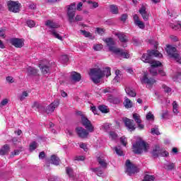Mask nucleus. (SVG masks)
<instances>
[{
	"label": "nucleus",
	"instance_id": "obj_1",
	"mask_svg": "<svg viewBox=\"0 0 181 181\" xmlns=\"http://www.w3.org/2000/svg\"><path fill=\"white\" fill-rule=\"evenodd\" d=\"M162 57V54L156 49H148L147 50V53L144 54L141 56V60L144 62V63H148L151 64L149 71L152 76H156L158 74V69H156V67L162 66V63H160L159 61L153 59V57L160 58Z\"/></svg>",
	"mask_w": 181,
	"mask_h": 181
},
{
	"label": "nucleus",
	"instance_id": "obj_2",
	"mask_svg": "<svg viewBox=\"0 0 181 181\" xmlns=\"http://www.w3.org/2000/svg\"><path fill=\"white\" fill-rule=\"evenodd\" d=\"M89 76L93 83L98 84L103 77H105V76L110 77V76H111V69L110 67H105L103 70L97 68L91 69L89 72Z\"/></svg>",
	"mask_w": 181,
	"mask_h": 181
},
{
	"label": "nucleus",
	"instance_id": "obj_3",
	"mask_svg": "<svg viewBox=\"0 0 181 181\" xmlns=\"http://www.w3.org/2000/svg\"><path fill=\"white\" fill-rule=\"evenodd\" d=\"M105 42L108 46L110 52H112V53L117 54L118 57H121L122 59L129 58V54H128V52H126L124 49L114 47L115 42L112 38H106Z\"/></svg>",
	"mask_w": 181,
	"mask_h": 181
},
{
	"label": "nucleus",
	"instance_id": "obj_4",
	"mask_svg": "<svg viewBox=\"0 0 181 181\" xmlns=\"http://www.w3.org/2000/svg\"><path fill=\"white\" fill-rule=\"evenodd\" d=\"M133 152L136 155H141L142 152H148L149 149V146L144 141H138L133 144Z\"/></svg>",
	"mask_w": 181,
	"mask_h": 181
},
{
	"label": "nucleus",
	"instance_id": "obj_5",
	"mask_svg": "<svg viewBox=\"0 0 181 181\" xmlns=\"http://www.w3.org/2000/svg\"><path fill=\"white\" fill-rule=\"evenodd\" d=\"M45 25L48 26V28H50L52 29L51 30H49V32L51 35H52V36L56 37V39H59V40H63V37L59 33H57V31H56V30H54L57 29V28L59 27V24L50 20H48L45 22Z\"/></svg>",
	"mask_w": 181,
	"mask_h": 181
},
{
	"label": "nucleus",
	"instance_id": "obj_6",
	"mask_svg": "<svg viewBox=\"0 0 181 181\" xmlns=\"http://www.w3.org/2000/svg\"><path fill=\"white\" fill-rule=\"evenodd\" d=\"M166 52L168 56H170V57H173L177 63L181 64L180 55L176 53V47L168 45L167 46Z\"/></svg>",
	"mask_w": 181,
	"mask_h": 181
},
{
	"label": "nucleus",
	"instance_id": "obj_7",
	"mask_svg": "<svg viewBox=\"0 0 181 181\" xmlns=\"http://www.w3.org/2000/svg\"><path fill=\"white\" fill-rule=\"evenodd\" d=\"M125 165L127 167L126 172L127 173H128L129 176H132V175L138 173V172H139V169H138V168L135 166V165L131 163V160H127Z\"/></svg>",
	"mask_w": 181,
	"mask_h": 181
},
{
	"label": "nucleus",
	"instance_id": "obj_8",
	"mask_svg": "<svg viewBox=\"0 0 181 181\" xmlns=\"http://www.w3.org/2000/svg\"><path fill=\"white\" fill-rule=\"evenodd\" d=\"M67 16L69 23H74V16H76V4H72L69 6Z\"/></svg>",
	"mask_w": 181,
	"mask_h": 181
},
{
	"label": "nucleus",
	"instance_id": "obj_9",
	"mask_svg": "<svg viewBox=\"0 0 181 181\" xmlns=\"http://www.w3.org/2000/svg\"><path fill=\"white\" fill-rule=\"evenodd\" d=\"M7 6L10 12L18 13L21 11V3L19 1H9L7 2Z\"/></svg>",
	"mask_w": 181,
	"mask_h": 181
},
{
	"label": "nucleus",
	"instance_id": "obj_10",
	"mask_svg": "<svg viewBox=\"0 0 181 181\" xmlns=\"http://www.w3.org/2000/svg\"><path fill=\"white\" fill-rule=\"evenodd\" d=\"M76 132L79 138L82 139H87L90 136V132L88 130L81 127H78L76 128Z\"/></svg>",
	"mask_w": 181,
	"mask_h": 181
},
{
	"label": "nucleus",
	"instance_id": "obj_11",
	"mask_svg": "<svg viewBox=\"0 0 181 181\" xmlns=\"http://www.w3.org/2000/svg\"><path fill=\"white\" fill-rule=\"evenodd\" d=\"M152 155L153 158H158L159 155L160 156H169V153L163 150L162 148H160V146H156L152 151Z\"/></svg>",
	"mask_w": 181,
	"mask_h": 181
},
{
	"label": "nucleus",
	"instance_id": "obj_12",
	"mask_svg": "<svg viewBox=\"0 0 181 181\" xmlns=\"http://www.w3.org/2000/svg\"><path fill=\"white\" fill-rule=\"evenodd\" d=\"M81 124L83 127L88 131V132H94V126L91 124V121H90L87 117H82Z\"/></svg>",
	"mask_w": 181,
	"mask_h": 181
},
{
	"label": "nucleus",
	"instance_id": "obj_13",
	"mask_svg": "<svg viewBox=\"0 0 181 181\" xmlns=\"http://www.w3.org/2000/svg\"><path fill=\"white\" fill-rule=\"evenodd\" d=\"M81 124L83 127L88 131V132H94V126L91 124V121H90L87 117H82Z\"/></svg>",
	"mask_w": 181,
	"mask_h": 181
},
{
	"label": "nucleus",
	"instance_id": "obj_14",
	"mask_svg": "<svg viewBox=\"0 0 181 181\" xmlns=\"http://www.w3.org/2000/svg\"><path fill=\"white\" fill-rule=\"evenodd\" d=\"M141 84H147V88H151L154 83H156V80L152 78H148V75L145 74L140 79Z\"/></svg>",
	"mask_w": 181,
	"mask_h": 181
},
{
	"label": "nucleus",
	"instance_id": "obj_15",
	"mask_svg": "<svg viewBox=\"0 0 181 181\" xmlns=\"http://www.w3.org/2000/svg\"><path fill=\"white\" fill-rule=\"evenodd\" d=\"M60 105V101L54 100L53 103H52L49 105H48L46 109H45V111L43 112H46L47 114H52V112H54V110L59 107Z\"/></svg>",
	"mask_w": 181,
	"mask_h": 181
},
{
	"label": "nucleus",
	"instance_id": "obj_16",
	"mask_svg": "<svg viewBox=\"0 0 181 181\" xmlns=\"http://www.w3.org/2000/svg\"><path fill=\"white\" fill-rule=\"evenodd\" d=\"M123 122L124 123L125 127H127V129L130 130L131 132L135 131L136 127L135 124H134V120L126 117L123 119Z\"/></svg>",
	"mask_w": 181,
	"mask_h": 181
},
{
	"label": "nucleus",
	"instance_id": "obj_17",
	"mask_svg": "<svg viewBox=\"0 0 181 181\" xmlns=\"http://www.w3.org/2000/svg\"><path fill=\"white\" fill-rule=\"evenodd\" d=\"M11 45L14 46L15 47H22L23 46V41L18 38H11L9 40Z\"/></svg>",
	"mask_w": 181,
	"mask_h": 181
},
{
	"label": "nucleus",
	"instance_id": "obj_18",
	"mask_svg": "<svg viewBox=\"0 0 181 181\" xmlns=\"http://www.w3.org/2000/svg\"><path fill=\"white\" fill-rule=\"evenodd\" d=\"M139 12L141 15L144 21H148L149 19V14L146 12V7L145 6H142Z\"/></svg>",
	"mask_w": 181,
	"mask_h": 181
},
{
	"label": "nucleus",
	"instance_id": "obj_19",
	"mask_svg": "<svg viewBox=\"0 0 181 181\" xmlns=\"http://www.w3.org/2000/svg\"><path fill=\"white\" fill-rule=\"evenodd\" d=\"M71 79L72 81H75V83H78L81 80V74L74 71L71 74Z\"/></svg>",
	"mask_w": 181,
	"mask_h": 181
},
{
	"label": "nucleus",
	"instance_id": "obj_20",
	"mask_svg": "<svg viewBox=\"0 0 181 181\" xmlns=\"http://www.w3.org/2000/svg\"><path fill=\"white\" fill-rule=\"evenodd\" d=\"M32 107L37 109L38 112H43L45 111V106L42 105L39 102H34Z\"/></svg>",
	"mask_w": 181,
	"mask_h": 181
},
{
	"label": "nucleus",
	"instance_id": "obj_21",
	"mask_svg": "<svg viewBox=\"0 0 181 181\" xmlns=\"http://www.w3.org/2000/svg\"><path fill=\"white\" fill-rule=\"evenodd\" d=\"M116 36H117L122 43H127V42H128V37H127L124 33H116Z\"/></svg>",
	"mask_w": 181,
	"mask_h": 181
},
{
	"label": "nucleus",
	"instance_id": "obj_22",
	"mask_svg": "<svg viewBox=\"0 0 181 181\" xmlns=\"http://www.w3.org/2000/svg\"><path fill=\"white\" fill-rule=\"evenodd\" d=\"M50 162L52 165L58 166V165H60V158L56 155H52L50 158Z\"/></svg>",
	"mask_w": 181,
	"mask_h": 181
},
{
	"label": "nucleus",
	"instance_id": "obj_23",
	"mask_svg": "<svg viewBox=\"0 0 181 181\" xmlns=\"http://www.w3.org/2000/svg\"><path fill=\"white\" fill-rule=\"evenodd\" d=\"M107 101L109 103H111V104H119V103H121V101L119 100V99L118 98H115L112 95L108 96Z\"/></svg>",
	"mask_w": 181,
	"mask_h": 181
},
{
	"label": "nucleus",
	"instance_id": "obj_24",
	"mask_svg": "<svg viewBox=\"0 0 181 181\" xmlns=\"http://www.w3.org/2000/svg\"><path fill=\"white\" fill-rule=\"evenodd\" d=\"M98 162L103 169H107V166H108V164L107 163L105 160L98 157Z\"/></svg>",
	"mask_w": 181,
	"mask_h": 181
},
{
	"label": "nucleus",
	"instance_id": "obj_25",
	"mask_svg": "<svg viewBox=\"0 0 181 181\" xmlns=\"http://www.w3.org/2000/svg\"><path fill=\"white\" fill-rule=\"evenodd\" d=\"M27 73L28 76H36V74H37V69L29 66L27 69Z\"/></svg>",
	"mask_w": 181,
	"mask_h": 181
},
{
	"label": "nucleus",
	"instance_id": "obj_26",
	"mask_svg": "<svg viewBox=\"0 0 181 181\" xmlns=\"http://www.w3.org/2000/svg\"><path fill=\"white\" fill-rule=\"evenodd\" d=\"M125 92L129 97H136V93H135L131 88H126Z\"/></svg>",
	"mask_w": 181,
	"mask_h": 181
},
{
	"label": "nucleus",
	"instance_id": "obj_27",
	"mask_svg": "<svg viewBox=\"0 0 181 181\" xmlns=\"http://www.w3.org/2000/svg\"><path fill=\"white\" fill-rule=\"evenodd\" d=\"M9 152V146L8 144H5L0 149V155H6Z\"/></svg>",
	"mask_w": 181,
	"mask_h": 181
},
{
	"label": "nucleus",
	"instance_id": "obj_28",
	"mask_svg": "<svg viewBox=\"0 0 181 181\" xmlns=\"http://www.w3.org/2000/svg\"><path fill=\"white\" fill-rule=\"evenodd\" d=\"M90 170L92 172H94V173H96L98 176H101L103 173H104V171H103V169L101 167L95 168H90Z\"/></svg>",
	"mask_w": 181,
	"mask_h": 181
},
{
	"label": "nucleus",
	"instance_id": "obj_29",
	"mask_svg": "<svg viewBox=\"0 0 181 181\" xmlns=\"http://www.w3.org/2000/svg\"><path fill=\"white\" fill-rule=\"evenodd\" d=\"M124 105L125 108H131L132 107V101H131V100H129V98H128L127 97H125Z\"/></svg>",
	"mask_w": 181,
	"mask_h": 181
},
{
	"label": "nucleus",
	"instance_id": "obj_30",
	"mask_svg": "<svg viewBox=\"0 0 181 181\" xmlns=\"http://www.w3.org/2000/svg\"><path fill=\"white\" fill-rule=\"evenodd\" d=\"M66 172L69 177H71V179H74V172L73 171V168L70 167H66Z\"/></svg>",
	"mask_w": 181,
	"mask_h": 181
},
{
	"label": "nucleus",
	"instance_id": "obj_31",
	"mask_svg": "<svg viewBox=\"0 0 181 181\" xmlns=\"http://www.w3.org/2000/svg\"><path fill=\"white\" fill-rule=\"evenodd\" d=\"M40 69L42 71V74H48V73H50V69L47 66H42L40 64L39 66Z\"/></svg>",
	"mask_w": 181,
	"mask_h": 181
},
{
	"label": "nucleus",
	"instance_id": "obj_32",
	"mask_svg": "<svg viewBox=\"0 0 181 181\" xmlns=\"http://www.w3.org/2000/svg\"><path fill=\"white\" fill-rule=\"evenodd\" d=\"M37 146H39V145L37 144V143L36 141H32L30 144V146H29L30 152H33V151H35V149H37Z\"/></svg>",
	"mask_w": 181,
	"mask_h": 181
},
{
	"label": "nucleus",
	"instance_id": "obj_33",
	"mask_svg": "<svg viewBox=\"0 0 181 181\" xmlns=\"http://www.w3.org/2000/svg\"><path fill=\"white\" fill-rule=\"evenodd\" d=\"M169 26H170V28H171L172 29H174L175 30H177V29L181 30V24H180V23H176L175 24L170 23Z\"/></svg>",
	"mask_w": 181,
	"mask_h": 181
},
{
	"label": "nucleus",
	"instance_id": "obj_34",
	"mask_svg": "<svg viewBox=\"0 0 181 181\" xmlns=\"http://www.w3.org/2000/svg\"><path fill=\"white\" fill-rule=\"evenodd\" d=\"M27 97H29V93L28 91H23L20 95H19V100L20 101H24Z\"/></svg>",
	"mask_w": 181,
	"mask_h": 181
},
{
	"label": "nucleus",
	"instance_id": "obj_35",
	"mask_svg": "<svg viewBox=\"0 0 181 181\" xmlns=\"http://www.w3.org/2000/svg\"><path fill=\"white\" fill-rule=\"evenodd\" d=\"M110 8L112 13H113L114 15H118V6L115 5H110Z\"/></svg>",
	"mask_w": 181,
	"mask_h": 181
},
{
	"label": "nucleus",
	"instance_id": "obj_36",
	"mask_svg": "<svg viewBox=\"0 0 181 181\" xmlns=\"http://www.w3.org/2000/svg\"><path fill=\"white\" fill-rule=\"evenodd\" d=\"M98 110H100L101 112H103V114H107L109 111L108 107L105 105H100Z\"/></svg>",
	"mask_w": 181,
	"mask_h": 181
},
{
	"label": "nucleus",
	"instance_id": "obj_37",
	"mask_svg": "<svg viewBox=\"0 0 181 181\" xmlns=\"http://www.w3.org/2000/svg\"><path fill=\"white\" fill-rule=\"evenodd\" d=\"M164 168L165 169H166V170H173V169H175V163H171L165 164Z\"/></svg>",
	"mask_w": 181,
	"mask_h": 181
},
{
	"label": "nucleus",
	"instance_id": "obj_38",
	"mask_svg": "<svg viewBox=\"0 0 181 181\" xmlns=\"http://www.w3.org/2000/svg\"><path fill=\"white\" fill-rule=\"evenodd\" d=\"M133 118L137 124H141V122H142V120H141V116L138 115V113L133 114Z\"/></svg>",
	"mask_w": 181,
	"mask_h": 181
},
{
	"label": "nucleus",
	"instance_id": "obj_39",
	"mask_svg": "<svg viewBox=\"0 0 181 181\" xmlns=\"http://www.w3.org/2000/svg\"><path fill=\"white\" fill-rule=\"evenodd\" d=\"M103 47H104V46L101 44L93 45V49L95 50V52H100V50H103Z\"/></svg>",
	"mask_w": 181,
	"mask_h": 181
},
{
	"label": "nucleus",
	"instance_id": "obj_40",
	"mask_svg": "<svg viewBox=\"0 0 181 181\" xmlns=\"http://www.w3.org/2000/svg\"><path fill=\"white\" fill-rule=\"evenodd\" d=\"M60 60H61V63H62L63 64H66V63L69 62V57L67 55H62L60 57Z\"/></svg>",
	"mask_w": 181,
	"mask_h": 181
},
{
	"label": "nucleus",
	"instance_id": "obj_41",
	"mask_svg": "<svg viewBox=\"0 0 181 181\" xmlns=\"http://www.w3.org/2000/svg\"><path fill=\"white\" fill-rule=\"evenodd\" d=\"M115 151L117 153V155H119V156H122L124 155V152L122 151V149H121V147H115Z\"/></svg>",
	"mask_w": 181,
	"mask_h": 181
},
{
	"label": "nucleus",
	"instance_id": "obj_42",
	"mask_svg": "<svg viewBox=\"0 0 181 181\" xmlns=\"http://www.w3.org/2000/svg\"><path fill=\"white\" fill-rule=\"evenodd\" d=\"M87 4H88V5H91L92 8H98V3L95 2V1H88Z\"/></svg>",
	"mask_w": 181,
	"mask_h": 181
},
{
	"label": "nucleus",
	"instance_id": "obj_43",
	"mask_svg": "<svg viewBox=\"0 0 181 181\" xmlns=\"http://www.w3.org/2000/svg\"><path fill=\"white\" fill-rule=\"evenodd\" d=\"M135 25H136V26H138L140 29H145V24L141 21H137Z\"/></svg>",
	"mask_w": 181,
	"mask_h": 181
},
{
	"label": "nucleus",
	"instance_id": "obj_44",
	"mask_svg": "<svg viewBox=\"0 0 181 181\" xmlns=\"http://www.w3.org/2000/svg\"><path fill=\"white\" fill-rule=\"evenodd\" d=\"M146 119H147L148 121H149V120H151V119H153H153H154V118H155V116H153V115L152 114V112H149L146 115Z\"/></svg>",
	"mask_w": 181,
	"mask_h": 181
},
{
	"label": "nucleus",
	"instance_id": "obj_45",
	"mask_svg": "<svg viewBox=\"0 0 181 181\" xmlns=\"http://www.w3.org/2000/svg\"><path fill=\"white\" fill-rule=\"evenodd\" d=\"M81 33H82L85 37H90V36H91V33L86 30H81Z\"/></svg>",
	"mask_w": 181,
	"mask_h": 181
},
{
	"label": "nucleus",
	"instance_id": "obj_46",
	"mask_svg": "<svg viewBox=\"0 0 181 181\" xmlns=\"http://www.w3.org/2000/svg\"><path fill=\"white\" fill-rule=\"evenodd\" d=\"M79 146L80 148H81V149H83L85 152H87V151H88V148L87 147V144H86V143H81Z\"/></svg>",
	"mask_w": 181,
	"mask_h": 181
},
{
	"label": "nucleus",
	"instance_id": "obj_47",
	"mask_svg": "<svg viewBox=\"0 0 181 181\" xmlns=\"http://www.w3.org/2000/svg\"><path fill=\"white\" fill-rule=\"evenodd\" d=\"M110 136L111 139L115 140V139H117L118 135L117 134V133H115L114 132H110Z\"/></svg>",
	"mask_w": 181,
	"mask_h": 181
},
{
	"label": "nucleus",
	"instance_id": "obj_48",
	"mask_svg": "<svg viewBox=\"0 0 181 181\" xmlns=\"http://www.w3.org/2000/svg\"><path fill=\"white\" fill-rule=\"evenodd\" d=\"M162 88L164 89L165 93H170V91H172V88H169V86L166 85H163Z\"/></svg>",
	"mask_w": 181,
	"mask_h": 181
},
{
	"label": "nucleus",
	"instance_id": "obj_49",
	"mask_svg": "<svg viewBox=\"0 0 181 181\" xmlns=\"http://www.w3.org/2000/svg\"><path fill=\"white\" fill-rule=\"evenodd\" d=\"M27 25L29 28H34L35 26V21L32 20L27 21Z\"/></svg>",
	"mask_w": 181,
	"mask_h": 181
},
{
	"label": "nucleus",
	"instance_id": "obj_50",
	"mask_svg": "<svg viewBox=\"0 0 181 181\" xmlns=\"http://www.w3.org/2000/svg\"><path fill=\"white\" fill-rule=\"evenodd\" d=\"M151 134H153V135H160L159 130L156 128L151 129Z\"/></svg>",
	"mask_w": 181,
	"mask_h": 181
},
{
	"label": "nucleus",
	"instance_id": "obj_51",
	"mask_svg": "<svg viewBox=\"0 0 181 181\" xmlns=\"http://www.w3.org/2000/svg\"><path fill=\"white\" fill-rule=\"evenodd\" d=\"M49 181H60V178H59V177L54 176V175H52L49 180Z\"/></svg>",
	"mask_w": 181,
	"mask_h": 181
},
{
	"label": "nucleus",
	"instance_id": "obj_52",
	"mask_svg": "<svg viewBox=\"0 0 181 181\" xmlns=\"http://www.w3.org/2000/svg\"><path fill=\"white\" fill-rule=\"evenodd\" d=\"M86 157L84 156H76L74 158V160H85Z\"/></svg>",
	"mask_w": 181,
	"mask_h": 181
},
{
	"label": "nucleus",
	"instance_id": "obj_53",
	"mask_svg": "<svg viewBox=\"0 0 181 181\" xmlns=\"http://www.w3.org/2000/svg\"><path fill=\"white\" fill-rule=\"evenodd\" d=\"M120 142L123 146H127V138L121 137Z\"/></svg>",
	"mask_w": 181,
	"mask_h": 181
},
{
	"label": "nucleus",
	"instance_id": "obj_54",
	"mask_svg": "<svg viewBox=\"0 0 181 181\" xmlns=\"http://www.w3.org/2000/svg\"><path fill=\"white\" fill-rule=\"evenodd\" d=\"M83 21V16L80 15H77L74 18V22H80Z\"/></svg>",
	"mask_w": 181,
	"mask_h": 181
},
{
	"label": "nucleus",
	"instance_id": "obj_55",
	"mask_svg": "<svg viewBox=\"0 0 181 181\" xmlns=\"http://www.w3.org/2000/svg\"><path fill=\"white\" fill-rule=\"evenodd\" d=\"M96 32L98 33V35H103V34L104 33L105 30L103 28H96Z\"/></svg>",
	"mask_w": 181,
	"mask_h": 181
},
{
	"label": "nucleus",
	"instance_id": "obj_56",
	"mask_svg": "<svg viewBox=\"0 0 181 181\" xmlns=\"http://www.w3.org/2000/svg\"><path fill=\"white\" fill-rule=\"evenodd\" d=\"M162 119H166L168 118V110L164 111L161 115Z\"/></svg>",
	"mask_w": 181,
	"mask_h": 181
},
{
	"label": "nucleus",
	"instance_id": "obj_57",
	"mask_svg": "<svg viewBox=\"0 0 181 181\" xmlns=\"http://www.w3.org/2000/svg\"><path fill=\"white\" fill-rule=\"evenodd\" d=\"M6 104H8V99H4L1 103H0V106L1 107H5V105H6Z\"/></svg>",
	"mask_w": 181,
	"mask_h": 181
},
{
	"label": "nucleus",
	"instance_id": "obj_58",
	"mask_svg": "<svg viewBox=\"0 0 181 181\" xmlns=\"http://www.w3.org/2000/svg\"><path fill=\"white\" fill-rule=\"evenodd\" d=\"M0 37L5 39V30L0 28Z\"/></svg>",
	"mask_w": 181,
	"mask_h": 181
},
{
	"label": "nucleus",
	"instance_id": "obj_59",
	"mask_svg": "<svg viewBox=\"0 0 181 181\" xmlns=\"http://www.w3.org/2000/svg\"><path fill=\"white\" fill-rule=\"evenodd\" d=\"M133 19L134 21V23H136L138 22H139V17L138 16V15L135 14L134 16H133Z\"/></svg>",
	"mask_w": 181,
	"mask_h": 181
},
{
	"label": "nucleus",
	"instance_id": "obj_60",
	"mask_svg": "<svg viewBox=\"0 0 181 181\" xmlns=\"http://www.w3.org/2000/svg\"><path fill=\"white\" fill-rule=\"evenodd\" d=\"M132 42L135 46H138V45L139 44V40H138V39L135 37L132 38Z\"/></svg>",
	"mask_w": 181,
	"mask_h": 181
},
{
	"label": "nucleus",
	"instance_id": "obj_61",
	"mask_svg": "<svg viewBox=\"0 0 181 181\" xmlns=\"http://www.w3.org/2000/svg\"><path fill=\"white\" fill-rule=\"evenodd\" d=\"M127 18H128V15L127 14H123L121 17V21L122 22H125V21H127Z\"/></svg>",
	"mask_w": 181,
	"mask_h": 181
},
{
	"label": "nucleus",
	"instance_id": "obj_62",
	"mask_svg": "<svg viewBox=\"0 0 181 181\" xmlns=\"http://www.w3.org/2000/svg\"><path fill=\"white\" fill-rule=\"evenodd\" d=\"M45 156H46V154L45 153V151H42L39 154V158L40 159H45Z\"/></svg>",
	"mask_w": 181,
	"mask_h": 181
},
{
	"label": "nucleus",
	"instance_id": "obj_63",
	"mask_svg": "<svg viewBox=\"0 0 181 181\" xmlns=\"http://www.w3.org/2000/svg\"><path fill=\"white\" fill-rule=\"evenodd\" d=\"M82 6H83V2H79L76 6L77 11H81Z\"/></svg>",
	"mask_w": 181,
	"mask_h": 181
},
{
	"label": "nucleus",
	"instance_id": "obj_64",
	"mask_svg": "<svg viewBox=\"0 0 181 181\" xmlns=\"http://www.w3.org/2000/svg\"><path fill=\"white\" fill-rule=\"evenodd\" d=\"M6 81L8 83H13V78L12 76H8L6 77Z\"/></svg>",
	"mask_w": 181,
	"mask_h": 181
}]
</instances>
